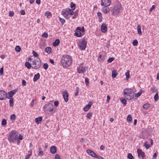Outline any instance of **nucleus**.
Masks as SVG:
<instances>
[{
    "label": "nucleus",
    "instance_id": "ea45409f",
    "mask_svg": "<svg viewBox=\"0 0 159 159\" xmlns=\"http://www.w3.org/2000/svg\"><path fill=\"white\" fill-rule=\"evenodd\" d=\"M154 99L155 101H157L158 99V93H157L154 96Z\"/></svg>",
    "mask_w": 159,
    "mask_h": 159
},
{
    "label": "nucleus",
    "instance_id": "72a5a7b5",
    "mask_svg": "<svg viewBox=\"0 0 159 159\" xmlns=\"http://www.w3.org/2000/svg\"><path fill=\"white\" fill-rule=\"evenodd\" d=\"M16 118V116L14 114H12L11 115L10 117V119L12 121H14L15 120Z\"/></svg>",
    "mask_w": 159,
    "mask_h": 159
},
{
    "label": "nucleus",
    "instance_id": "393cba45",
    "mask_svg": "<svg viewBox=\"0 0 159 159\" xmlns=\"http://www.w3.org/2000/svg\"><path fill=\"white\" fill-rule=\"evenodd\" d=\"M42 117H40L38 118H37L35 119V121L37 124H39V122L42 121Z\"/></svg>",
    "mask_w": 159,
    "mask_h": 159
},
{
    "label": "nucleus",
    "instance_id": "bb28decb",
    "mask_svg": "<svg viewBox=\"0 0 159 159\" xmlns=\"http://www.w3.org/2000/svg\"><path fill=\"white\" fill-rule=\"evenodd\" d=\"M82 34L80 31H76L74 34L75 35L78 37H81Z\"/></svg>",
    "mask_w": 159,
    "mask_h": 159
},
{
    "label": "nucleus",
    "instance_id": "864d4df0",
    "mask_svg": "<svg viewBox=\"0 0 159 159\" xmlns=\"http://www.w3.org/2000/svg\"><path fill=\"white\" fill-rule=\"evenodd\" d=\"M33 53L34 57H37L38 56V54L35 51H33Z\"/></svg>",
    "mask_w": 159,
    "mask_h": 159
},
{
    "label": "nucleus",
    "instance_id": "79ce46f5",
    "mask_svg": "<svg viewBox=\"0 0 159 159\" xmlns=\"http://www.w3.org/2000/svg\"><path fill=\"white\" fill-rule=\"evenodd\" d=\"M150 107V105L148 103H146L143 105V108L144 109H147L148 107Z\"/></svg>",
    "mask_w": 159,
    "mask_h": 159
},
{
    "label": "nucleus",
    "instance_id": "338daca9",
    "mask_svg": "<svg viewBox=\"0 0 159 159\" xmlns=\"http://www.w3.org/2000/svg\"><path fill=\"white\" fill-rule=\"evenodd\" d=\"M23 139V136L21 135L20 134L19 136V139L20 140H22Z\"/></svg>",
    "mask_w": 159,
    "mask_h": 159
},
{
    "label": "nucleus",
    "instance_id": "9b49d317",
    "mask_svg": "<svg viewBox=\"0 0 159 159\" xmlns=\"http://www.w3.org/2000/svg\"><path fill=\"white\" fill-rule=\"evenodd\" d=\"M137 152L138 154V157H142V159H143L145 157V153L143 152L142 150L141 149H139L137 150Z\"/></svg>",
    "mask_w": 159,
    "mask_h": 159
},
{
    "label": "nucleus",
    "instance_id": "4c0bfd02",
    "mask_svg": "<svg viewBox=\"0 0 159 159\" xmlns=\"http://www.w3.org/2000/svg\"><path fill=\"white\" fill-rule=\"evenodd\" d=\"M51 14V13L50 12L48 11H47L45 12V16H46L48 18H49V16H50Z\"/></svg>",
    "mask_w": 159,
    "mask_h": 159
},
{
    "label": "nucleus",
    "instance_id": "1a4fd4ad",
    "mask_svg": "<svg viewBox=\"0 0 159 159\" xmlns=\"http://www.w3.org/2000/svg\"><path fill=\"white\" fill-rule=\"evenodd\" d=\"M153 144V140L152 139H149L148 141H146L144 144V146L147 149L151 147Z\"/></svg>",
    "mask_w": 159,
    "mask_h": 159
},
{
    "label": "nucleus",
    "instance_id": "8fccbe9b",
    "mask_svg": "<svg viewBox=\"0 0 159 159\" xmlns=\"http://www.w3.org/2000/svg\"><path fill=\"white\" fill-rule=\"evenodd\" d=\"M42 37L47 38L48 37V34L47 33L44 32L42 35Z\"/></svg>",
    "mask_w": 159,
    "mask_h": 159
},
{
    "label": "nucleus",
    "instance_id": "c85d7f7f",
    "mask_svg": "<svg viewBox=\"0 0 159 159\" xmlns=\"http://www.w3.org/2000/svg\"><path fill=\"white\" fill-rule=\"evenodd\" d=\"M25 66L28 69H30L31 67V63H30L29 62H26L25 63Z\"/></svg>",
    "mask_w": 159,
    "mask_h": 159
},
{
    "label": "nucleus",
    "instance_id": "39448f33",
    "mask_svg": "<svg viewBox=\"0 0 159 159\" xmlns=\"http://www.w3.org/2000/svg\"><path fill=\"white\" fill-rule=\"evenodd\" d=\"M8 139L10 142H15L16 140H18V142H19L18 136L15 131L12 130L10 132Z\"/></svg>",
    "mask_w": 159,
    "mask_h": 159
},
{
    "label": "nucleus",
    "instance_id": "2f4dec72",
    "mask_svg": "<svg viewBox=\"0 0 159 159\" xmlns=\"http://www.w3.org/2000/svg\"><path fill=\"white\" fill-rule=\"evenodd\" d=\"M76 30H79V31H81L82 32H84V28L83 27L82 28L80 27H77L76 29Z\"/></svg>",
    "mask_w": 159,
    "mask_h": 159
},
{
    "label": "nucleus",
    "instance_id": "473e14b6",
    "mask_svg": "<svg viewBox=\"0 0 159 159\" xmlns=\"http://www.w3.org/2000/svg\"><path fill=\"white\" fill-rule=\"evenodd\" d=\"M67 10L69 14V13L70 15H72L74 14V12L73 10L70 8H68Z\"/></svg>",
    "mask_w": 159,
    "mask_h": 159
},
{
    "label": "nucleus",
    "instance_id": "6e6d98bb",
    "mask_svg": "<svg viewBox=\"0 0 159 159\" xmlns=\"http://www.w3.org/2000/svg\"><path fill=\"white\" fill-rule=\"evenodd\" d=\"M59 102L58 101H56L54 102V105L56 107H57L59 104Z\"/></svg>",
    "mask_w": 159,
    "mask_h": 159
},
{
    "label": "nucleus",
    "instance_id": "3c124183",
    "mask_svg": "<svg viewBox=\"0 0 159 159\" xmlns=\"http://www.w3.org/2000/svg\"><path fill=\"white\" fill-rule=\"evenodd\" d=\"M14 13L13 11H10L9 12V16L11 17H12L14 16Z\"/></svg>",
    "mask_w": 159,
    "mask_h": 159
},
{
    "label": "nucleus",
    "instance_id": "f03ea898",
    "mask_svg": "<svg viewBox=\"0 0 159 159\" xmlns=\"http://www.w3.org/2000/svg\"><path fill=\"white\" fill-rule=\"evenodd\" d=\"M29 61H30V62L32 65V68L36 69L39 68L41 66V61L40 59L38 58H35L33 57H30L28 59Z\"/></svg>",
    "mask_w": 159,
    "mask_h": 159
},
{
    "label": "nucleus",
    "instance_id": "0e129e2a",
    "mask_svg": "<svg viewBox=\"0 0 159 159\" xmlns=\"http://www.w3.org/2000/svg\"><path fill=\"white\" fill-rule=\"evenodd\" d=\"M49 61L53 65L54 64V61H53V60H52V59H50V60H49Z\"/></svg>",
    "mask_w": 159,
    "mask_h": 159
},
{
    "label": "nucleus",
    "instance_id": "f3484780",
    "mask_svg": "<svg viewBox=\"0 0 159 159\" xmlns=\"http://www.w3.org/2000/svg\"><path fill=\"white\" fill-rule=\"evenodd\" d=\"M17 90L15 89L9 92L8 93V96L7 97L12 98L13 95L16 92Z\"/></svg>",
    "mask_w": 159,
    "mask_h": 159
},
{
    "label": "nucleus",
    "instance_id": "e2e57ef3",
    "mask_svg": "<svg viewBox=\"0 0 159 159\" xmlns=\"http://www.w3.org/2000/svg\"><path fill=\"white\" fill-rule=\"evenodd\" d=\"M69 14H67L66 15H65L64 16L65 17L66 19H68L70 18V16L69 15Z\"/></svg>",
    "mask_w": 159,
    "mask_h": 159
},
{
    "label": "nucleus",
    "instance_id": "20e7f679",
    "mask_svg": "<svg viewBox=\"0 0 159 159\" xmlns=\"http://www.w3.org/2000/svg\"><path fill=\"white\" fill-rule=\"evenodd\" d=\"M122 7L120 4H118L115 5L113 10H111L112 11V15L115 16L118 15L122 11Z\"/></svg>",
    "mask_w": 159,
    "mask_h": 159
},
{
    "label": "nucleus",
    "instance_id": "7c9ffc66",
    "mask_svg": "<svg viewBox=\"0 0 159 159\" xmlns=\"http://www.w3.org/2000/svg\"><path fill=\"white\" fill-rule=\"evenodd\" d=\"M126 78V80H128L129 78V70H128L127 72L125 73Z\"/></svg>",
    "mask_w": 159,
    "mask_h": 159
},
{
    "label": "nucleus",
    "instance_id": "6ab92c4d",
    "mask_svg": "<svg viewBox=\"0 0 159 159\" xmlns=\"http://www.w3.org/2000/svg\"><path fill=\"white\" fill-rule=\"evenodd\" d=\"M57 151L56 147L55 146L52 147L50 148V151L53 154L55 153Z\"/></svg>",
    "mask_w": 159,
    "mask_h": 159
},
{
    "label": "nucleus",
    "instance_id": "680f3d73",
    "mask_svg": "<svg viewBox=\"0 0 159 159\" xmlns=\"http://www.w3.org/2000/svg\"><path fill=\"white\" fill-rule=\"evenodd\" d=\"M31 153L28 154L26 156V157L25 158L26 159H29L30 158V156H31Z\"/></svg>",
    "mask_w": 159,
    "mask_h": 159
},
{
    "label": "nucleus",
    "instance_id": "7ed1b4c3",
    "mask_svg": "<svg viewBox=\"0 0 159 159\" xmlns=\"http://www.w3.org/2000/svg\"><path fill=\"white\" fill-rule=\"evenodd\" d=\"M124 93L125 98L128 100H131L133 98L134 95V91L132 89L127 88L124 90Z\"/></svg>",
    "mask_w": 159,
    "mask_h": 159
},
{
    "label": "nucleus",
    "instance_id": "423d86ee",
    "mask_svg": "<svg viewBox=\"0 0 159 159\" xmlns=\"http://www.w3.org/2000/svg\"><path fill=\"white\" fill-rule=\"evenodd\" d=\"M53 109L54 106L50 102L46 104L43 107V109L44 111L47 113L52 111Z\"/></svg>",
    "mask_w": 159,
    "mask_h": 159
},
{
    "label": "nucleus",
    "instance_id": "412c9836",
    "mask_svg": "<svg viewBox=\"0 0 159 159\" xmlns=\"http://www.w3.org/2000/svg\"><path fill=\"white\" fill-rule=\"evenodd\" d=\"M60 43V40L59 39H56L55 42L53 43V45L54 47L58 46Z\"/></svg>",
    "mask_w": 159,
    "mask_h": 159
},
{
    "label": "nucleus",
    "instance_id": "4be33fe9",
    "mask_svg": "<svg viewBox=\"0 0 159 159\" xmlns=\"http://www.w3.org/2000/svg\"><path fill=\"white\" fill-rule=\"evenodd\" d=\"M98 59L100 61H101V62H102L105 60V58L104 56L102 55H99V56H98Z\"/></svg>",
    "mask_w": 159,
    "mask_h": 159
},
{
    "label": "nucleus",
    "instance_id": "49530a36",
    "mask_svg": "<svg viewBox=\"0 0 159 159\" xmlns=\"http://www.w3.org/2000/svg\"><path fill=\"white\" fill-rule=\"evenodd\" d=\"M48 66L47 63H45L43 64V67L45 70H46L48 68Z\"/></svg>",
    "mask_w": 159,
    "mask_h": 159
},
{
    "label": "nucleus",
    "instance_id": "37998d69",
    "mask_svg": "<svg viewBox=\"0 0 159 159\" xmlns=\"http://www.w3.org/2000/svg\"><path fill=\"white\" fill-rule=\"evenodd\" d=\"M59 20L61 24L63 25L65 22V20L63 18H61V17H59Z\"/></svg>",
    "mask_w": 159,
    "mask_h": 159
},
{
    "label": "nucleus",
    "instance_id": "6e6552de",
    "mask_svg": "<svg viewBox=\"0 0 159 159\" xmlns=\"http://www.w3.org/2000/svg\"><path fill=\"white\" fill-rule=\"evenodd\" d=\"M7 98L6 93L2 90H0V100H4Z\"/></svg>",
    "mask_w": 159,
    "mask_h": 159
},
{
    "label": "nucleus",
    "instance_id": "a19ab883",
    "mask_svg": "<svg viewBox=\"0 0 159 159\" xmlns=\"http://www.w3.org/2000/svg\"><path fill=\"white\" fill-rule=\"evenodd\" d=\"M127 157L128 158H129V159H134V157L132 156V154H131L130 153H129L128 154V155L127 156Z\"/></svg>",
    "mask_w": 159,
    "mask_h": 159
},
{
    "label": "nucleus",
    "instance_id": "dca6fc26",
    "mask_svg": "<svg viewBox=\"0 0 159 159\" xmlns=\"http://www.w3.org/2000/svg\"><path fill=\"white\" fill-rule=\"evenodd\" d=\"M103 12L105 13H108L110 11V9L108 6H104L102 9Z\"/></svg>",
    "mask_w": 159,
    "mask_h": 159
},
{
    "label": "nucleus",
    "instance_id": "603ef678",
    "mask_svg": "<svg viewBox=\"0 0 159 159\" xmlns=\"http://www.w3.org/2000/svg\"><path fill=\"white\" fill-rule=\"evenodd\" d=\"M114 60V58L112 57L109 58L107 60V61L109 63L111 62Z\"/></svg>",
    "mask_w": 159,
    "mask_h": 159
},
{
    "label": "nucleus",
    "instance_id": "b1692460",
    "mask_svg": "<svg viewBox=\"0 0 159 159\" xmlns=\"http://www.w3.org/2000/svg\"><path fill=\"white\" fill-rule=\"evenodd\" d=\"M8 99H10L9 100V103H10V107H12L13 105V99L12 98L10 97H7Z\"/></svg>",
    "mask_w": 159,
    "mask_h": 159
},
{
    "label": "nucleus",
    "instance_id": "69168bd1",
    "mask_svg": "<svg viewBox=\"0 0 159 159\" xmlns=\"http://www.w3.org/2000/svg\"><path fill=\"white\" fill-rule=\"evenodd\" d=\"M43 155V152L42 150L40 151L39 153V155Z\"/></svg>",
    "mask_w": 159,
    "mask_h": 159
},
{
    "label": "nucleus",
    "instance_id": "052dcab7",
    "mask_svg": "<svg viewBox=\"0 0 159 159\" xmlns=\"http://www.w3.org/2000/svg\"><path fill=\"white\" fill-rule=\"evenodd\" d=\"M3 67H2L0 69V74L1 75H3Z\"/></svg>",
    "mask_w": 159,
    "mask_h": 159
},
{
    "label": "nucleus",
    "instance_id": "13d9d810",
    "mask_svg": "<svg viewBox=\"0 0 159 159\" xmlns=\"http://www.w3.org/2000/svg\"><path fill=\"white\" fill-rule=\"evenodd\" d=\"M142 93V92H141V91H140V92H138L136 94V97H139L141 95Z\"/></svg>",
    "mask_w": 159,
    "mask_h": 159
},
{
    "label": "nucleus",
    "instance_id": "ddd939ff",
    "mask_svg": "<svg viewBox=\"0 0 159 159\" xmlns=\"http://www.w3.org/2000/svg\"><path fill=\"white\" fill-rule=\"evenodd\" d=\"M63 96L65 102H67L68 100V94L67 91H64L63 93Z\"/></svg>",
    "mask_w": 159,
    "mask_h": 159
},
{
    "label": "nucleus",
    "instance_id": "cd10ccee",
    "mask_svg": "<svg viewBox=\"0 0 159 159\" xmlns=\"http://www.w3.org/2000/svg\"><path fill=\"white\" fill-rule=\"evenodd\" d=\"M132 119L131 116L129 115L127 117V121L128 123H130L132 121Z\"/></svg>",
    "mask_w": 159,
    "mask_h": 159
},
{
    "label": "nucleus",
    "instance_id": "f257e3e1",
    "mask_svg": "<svg viewBox=\"0 0 159 159\" xmlns=\"http://www.w3.org/2000/svg\"><path fill=\"white\" fill-rule=\"evenodd\" d=\"M61 62L63 67H68L70 66L72 62L71 56L68 55H63L62 57Z\"/></svg>",
    "mask_w": 159,
    "mask_h": 159
},
{
    "label": "nucleus",
    "instance_id": "a211bd4d",
    "mask_svg": "<svg viewBox=\"0 0 159 159\" xmlns=\"http://www.w3.org/2000/svg\"><path fill=\"white\" fill-rule=\"evenodd\" d=\"M40 75L39 73H37L34 75V81L35 82L37 81L40 78Z\"/></svg>",
    "mask_w": 159,
    "mask_h": 159
},
{
    "label": "nucleus",
    "instance_id": "58836bf2",
    "mask_svg": "<svg viewBox=\"0 0 159 159\" xmlns=\"http://www.w3.org/2000/svg\"><path fill=\"white\" fill-rule=\"evenodd\" d=\"M7 120L5 119H3L2 120V125L3 126H4L6 125Z\"/></svg>",
    "mask_w": 159,
    "mask_h": 159
},
{
    "label": "nucleus",
    "instance_id": "c03bdc74",
    "mask_svg": "<svg viewBox=\"0 0 159 159\" xmlns=\"http://www.w3.org/2000/svg\"><path fill=\"white\" fill-rule=\"evenodd\" d=\"M138 43V42L136 40H134L133 42V45L134 46H136Z\"/></svg>",
    "mask_w": 159,
    "mask_h": 159
},
{
    "label": "nucleus",
    "instance_id": "f704fd0d",
    "mask_svg": "<svg viewBox=\"0 0 159 159\" xmlns=\"http://www.w3.org/2000/svg\"><path fill=\"white\" fill-rule=\"evenodd\" d=\"M70 7L71 9L74 10L75 8V5L73 2H72L70 3Z\"/></svg>",
    "mask_w": 159,
    "mask_h": 159
},
{
    "label": "nucleus",
    "instance_id": "c9c22d12",
    "mask_svg": "<svg viewBox=\"0 0 159 159\" xmlns=\"http://www.w3.org/2000/svg\"><path fill=\"white\" fill-rule=\"evenodd\" d=\"M21 50V48L20 46H16L15 48V51L17 52H19Z\"/></svg>",
    "mask_w": 159,
    "mask_h": 159
},
{
    "label": "nucleus",
    "instance_id": "de8ad7c7",
    "mask_svg": "<svg viewBox=\"0 0 159 159\" xmlns=\"http://www.w3.org/2000/svg\"><path fill=\"white\" fill-rule=\"evenodd\" d=\"M85 81L86 83V84L87 86L89 84V79L88 78H86L85 79Z\"/></svg>",
    "mask_w": 159,
    "mask_h": 159
},
{
    "label": "nucleus",
    "instance_id": "e433bc0d",
    "mask_svg": "<svg viewBox=\"0 0 159 159\" xmlns=\"http://www.w3.org/2000/svg\"><path fill=\"white\" fill-rule=\"evenodd\" d=\"M150 90V91L152 92V93L155 92L157 91V89L155 87H152Z\"/></svg>",
    "mask_w": 159,
    "mask_h": 159
},
{
    "label": "nucleus",
    "instance_id": "a878e982",
    "mask_svg": "<svg viewBox=\"0 0 159 159\" xmlns=\"http://www.w3.org/2000/svg\"><path fill=\"white\" fill-rule=\"evenodd\" d=\"M137 31L138 34L140 35H141L142 33L141 31V26L140 25H139L137 26Z\"/></svg>",
    "mask_w": 159,
    "mask_h": 159
},
{
    "label": "nucleus",
    "instance_id": "c756f323",
    "mask_svg": "<svg viewBox=\"0 0 159 159\" xmlns=\"http://www.w3.org/2000/svg\"><path fill=\"white\" fill-rule=\"evenodd\" d=\"M68 14H69V13L68 12L67 9H66V10H64L61 12V14L64 16Z\"/></svg>",
    "mask_w": 159,
    "mask_h": 159
},
{
    "label": "nucleus",
    "instance_id": "f8f14e48",
    "mask_svg": "<svg viewBox=\"0 0 159 159\" xmlns=\"http://www.w3.org/2000/svg\"><path fill=\"white\" fill-rule=\"evenodd\" d=\"M86 152L88 154L90 155L93 157H95L97 156V155L96 154L90 149H88L87 150Z\"/></svg>",
    "mask_w": 159,
    "mask_h": 159
},
{
    "label": "nucleus",
    "instance_id": "5fc2aeb1",
    "mask_svg": "<svg viewBox=\"0 0 159 159\" xmlns=\"http://www.w3.org/2000/svg\"><path fill=\"white\" fill-rule=\"evenodd\" d=\"M80 71L82 72H84L85 71V69L84 67H82L81 68Z\"/></svg>",
    "mask_w": 159,
    "mask_h": 159
},
{
    "label": "nucleus",
    "instance_id": "09e8293b",
    "mask_svg": "<svg viewBox=\"0 0 159 159\" xmlns=\"http://www.w3.org/2000/svg\"><path fill=\"white\" fill-rule=\"evenodd\" d=\"M92 113L91 112L88 113L87 115V117L89 119H90V117L92 116Z\"/></svg>",
    "mask_w": 159,
    "mask_h": 159
},
{
    "label": "nucleus",
    "instance_id": "0eeeda50",
    "mask_svg": "<svg viewBox=\"0 0 159 159\" xmlns=\"http://www.w3.org/2000/svg\"><path fill=\"white\" fill-rule=\"evenodd\" d=\"M87 42L85 39H83L79 43V48L81 50H84L86 47Z\"/></svg>",
    "mask_w": 159,
    "mask_h": 159
},
{
    "label": "nucleus",
    "instance_id": "4468645a",
    "mask_svg": "<svg viewBox=\"0 0 159 159\" xmlns=\"http://www.w3.org/2000/svg\"><path fill=\"white\" fill-rule=\"evenodd\" d=\"M107 30V27L106 24H102L101 26V30L102 32H106Z\"/></svg>",
    "mask_w": 159,
    "mask_h": 159
},
{
    "label": "nucleus",
    "instance_id": "774afa93",
    "mask_svg": "<svg viewBox=\"0 0 159 159\" xmlns=\"http://www.w3.org/2000/svg\"><path fill=\"white\" fill-rule=\"evenodd\" d=\"M36 2L37 4L39 5L41 2L40 0H36Z\"/></svg>",
    "mask_w": 159,
    "mask_h": 159
},
{
    "label": "nucleus",
    "instance_id": "2eb2a0df",
    "mask_svg": "<svg viewBox=\"0 0 159 159\" xmlns=\"http://www.w3.org/2000/svg\"><path fill=\"white\" fill-rule=\"evenodd\" d=\"M92 103L91 102H89L88 104L84 108V111H88L90 108Z\"/></svg>",
    "mask_w": 159,
    "mask_h": 159
},
{
    "label": "nucleus",
    "instance_id": "4d7b16f0",
    "mask_svg": "<svg viewBox=\"0 0 159 159\" xmlns=\"http://www.w3.org/2000/svg\"><path fill=\"white\" fill-rule=\"evenodd\" d=\"M26 81L25 80H23L22 81V85L23 86L26 85Z\"/></svg>",
    "mask_w": 159,
    "mask_h": 159
},
{
    "label": "nucleus",
    "instance_id": "9d476101",
    "mask_svg": "<svg viewBox=\"0 0 159 159\" xmlns=\"http://www.w3.org/2000/svg\"><path fill=\"white\" fill-rule=\"evenodd\" d=\"M101 5L102 6H108L111 4V2L109 0H101Z\"/></svg>",
    "mask_w": 159,
    "mask_h": 159
},
{
    "label": "nucleus",
    "instance_id": "bf43d9fd",
    "mask_svg": "<svg viewBox=\"0 0 159 159\" xmlns=\"http://www.w3.org/2000/svg\"><path fill=\"white\" fill-rule=\"evenodd\" d=\"M55 159H60V157L58 154H56L55 155Z\"/></svg>",
    "mask_w": 159,
    "mask_h": 159
},
{
    "label": "nucleus",
    "instance_id": "a18cd8bd",
    "mask_svg": "<svg viewBox=\"0 0 159 159\" xmlns=\"http://www.w3.org/2000/svg\"><path fill=\"white\" fill-rule=\"evenodd\" d=\"M121 102L125 105L126 104V100L125 98H121Z\"/></svg>",
    "mask_w": 159,
    "mask_h": 159
},
{
    "label": "nucleus",
    "instance_id": "5701e85b",
    "mask_svg": "<svg viewBox=\"0 0 159 159\" xmlns=\"http://www.w3.org/2000/svg\"><path fill=\"white\" fill-rule=\"evenodd\" d=\"M117 73L115 70H112V76L113 78H115L116 76Z\"/></svg>",
    "mask_w": 159,
    "mask_h": 159
},
{
    "label": "nucleus",
    "instance_id": "aec40b11",
    "mask_svg": "<svg viewBox=\"0 0 159 159\" xmlns=\"http://www.w3.org/2000/svg\"><path fill=\"white\" fill-rule=\"evenodd\" d=\"M52 50L51 48L49 47H47L45 49L46 52L48 54H50Z\"/></svg>",
    "mask_w": 159,
    "mask_h": 159
}]
</instances>
